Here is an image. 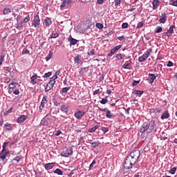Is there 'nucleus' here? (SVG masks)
Here are the masks:
<instances>
[{
  "label": "nucleus",
  "mask_w": 177,
  "mask_h": 177,
  "mask_svg": "<svg viewBox=\"0 0 177 177\" xmlns=\"http://www.w3.org/2000/svg\"><path fill=\"white\" fill-rule=\"evenodd\" d=\"M139 157H140V151L134 150L131 152L124 160V168H125V169H132L133 165L138 162Z\"/></svg>",
  "instance_id": "f257e3e1"
},
{
  "label": "nucleus",
  "mask_w": 177,
  "mask_h": 177,
  "mask_svg": "<svg viewBox=\"0 0 177 177\" xmlns=\"http://www.w3.org/2000/svg\"><path fill=\"white\" fill-rule=\"evenodd\" d=\"M156 127V122L154 120H151L149 122H145L140 129V132L141 133H151L153 131H154V128Z\"/></svg>",
  "instance_id": "f03ea898"
},
{
  "label": "nucleus",
  "mask_w": 177,
  "mask_h": 177,
  "mask_svg": "<svg viewBox=\"0 0 177 177\" xmlns=\"http://www.w3.org/2000/svg\"><path fill=\"white\" fill-rule=\"evenodd\" d=\"M40 23H41V19H39V15H37L35 16L33 21L31 24V26L34 28H39Z\"/></svg>",
  "instance_id": "7ed1b4c3"
},
{
  "label": "nucleus",
  "mask_w": 177,
  "mask_h": 177,
  "mask_svg": "<svg viewBox=\"0 0 177 177\" xmlns=\"http://www.w3.org/2000/svg\"><path fill=\"white\" fill-rule=\"evenodd\" d=\"M62 157H70V156H73V148L69 147L65 150H64L61 153Z\"/></svg>",
  "instance_id": "20e7f679"
},
{
  "label": "nucleus",
  "mask_w": 177,
  "mask_h": 177,
  "mask_svg": "<svg viewBox=\"0 0 177 177\" xmlns=\"http://www.w3.org/2000/svg\"><path fill=\"white\" fill-rule=\"evenodd\" d=\"M56 84V80H53V79H50V82L47 84L45 87V92H49L52 88H53L54 85Z\"/></svg>",
  "instance_id": "39448f33"
},
{
  "label": "nucleus",
  "mask_w": 177,
  "mask_h": 177,
  "mask_svg": "<svg viewBox=\"0 0 177 177\" xmlns=\"http://www.w3.org/2000/svg\"><path fill=\"white\" fill-rule=\"evenodd\" d=\"M150 56V52L149 50H147L144 53V54L138 57V62L140 63H143V62H145V60H147V58Z\"/></svg>",
  "instance_id": "423d86ee"
},
{
  "label": "nucleus",
  "mask_w": 177,
  "mask_h": 177,
  "mask_svg": "<svg viewBox=\"0 0 177 177\" xmlns=\"http://www.w3.org/2000/svg\"><path fill=\"white\" fill-rule=\"evenodd\" d=\"M48 103V97L45 96L43 97L41 104L39 106V112L41 113L42 110L44 109V108L45 107V104H46Z\"/></svg>",
  "instance_id": "0eeeda50"
},
{
  "label": "nucleus",
  "mask_w": 177,
  "mask_h": 177,
  "mask_svg": "<svg viewBox=\"0 0 177 177\" xmlns=\"http://www.w3.org/2000/svg\"><path fill=\"white\" fill-rule=\"evenodd\" d=\"M10 151H1L0 152V160H2V161H4L7 157H9Z\"/></svg>",
  "instance_id": "6e6552de"
},
{
  "label": "nucleus",
  "mask_w": 177,
  "mask_h": 177,
  "mask_svg": "<svg viewBox=\"0 0 177 177\" xmlns=\"http://www.w3.org/2000/svg\"><path fill=\"white\" fill-rule=\"evenodd\" d=\"M27 118H28V115H19V117L17 118V122L18 124H23V122H24V121H26V120H27Z\"/></svg>",
  "instance_id": "1a4fd4ad"
},
{
  "label": "nucleus",
  "mask_w": 177,
  "mask_h": 177,
  "mask_svg": "<svg viewBox=\"0 0 177 177\" xmlns=\"http://www.w3.org/2000/svg\"><path fill=\"white\" fill-rule=\"evenodd\" d=\"M83 115H85V111H78L77 112L75 113V117L77 120H81Z\"/></svg>",
  "instance_id": "9d476101"
},
{
  "label": "nucleus",
  "mask_w": 177,
  "mask_h": 177,
  "mask_svg": "<svg viewBox=\"0 0 177 177\" xmlns=\"http://www.w3.org/2000/svg\"><path fill=\"white\" fill-rule=\"evenodd\" d=\"M159 21L162 24H165V22L167 21V14L165 12L162 13Z\"/></svg>",
  "instance_id": "9b49d317"
},
{
  "label": "nucleus",
  "mask_w": 177,
  "mask_h": 177,
  "mask_svg": "<svg viewBox=\"0 0 177 177\" xmlns=\"http://www.w3.org/2000/svg\"><path fill=\"white\" fill-rule=\"evenodd\" d=\"M68 41L70 42V46L77 45V42H78V40L73 38L71 35L69 36Z\"/></svg>",
  "instance_id": "f8f14e48"
},
{
  "label": "nucleus",
  "mask_w": 177,
  "mask_h": 177,
  "mask_svg": "<svg viewBox=\"0 0 177 177\" xmlns=\"http://www.w3.org/2000/svg\"><path fill=\"white\" fill-rule=\"evenodd\" d=\"M53 167H55V162L46 163L44 165V168L46 171H49L50 169H53Z\"/></svg>",
  "instance_id": "ddd939ff"
},
{
  "label": "nucleus",
  "mask_w": 177,
  "mask_h": 177,
  "mask_svg": "<svg viewBox=\"0 0 177 177\" xmlns=\"http://www.w3.org/2000/svg\"><path fill=\"white\" fill-rule=\"evenodd\" d=\"M174 28H175V26H174V25H171L169 27V29L166 32L167 37H171V35H172V34H174Z\"/></svg>",
  "instance_id": "4468645a"
},
{
  "label": "nucleus",
  "mask_w": 177,
  "mask_h": 177,
  "mask_svg": "<svg viewBox=\"0 0 177 177\" xmlns=\"http://www.w3.org/2000/svg\"><path fill=\"white\" fill-rule=\"evenodd\" d=\"M81 62H82V59H81V55H77L76 57H75L74 62L75 63V64H77V66H79V64H81Z\"/></svg>",
  "instance_id": "2eb2a0df"
},
{
  "label": "nucleus",
  "mask_w": 177,
  "mask_h": 177,
  "mask_svg": "<svg viewBox=\"0 0 177 177\" xmlns=\"http://www.w3.org/2000/svg\"><path fill=\"white\" fill-rule=\"evenodd\" d=\"M37 78H38L37 74H34V75L30 77V84H32V85H37V81H35Z\"/></svg>",
  "instance_id": "dca6fc26"
},
{
  "label": "nucleus",
  "mask_w": 177,
  "mask_h": 177,
  "mask_svg": "<svg viewBox=\"0 0 177 177\" xmlns=\"http://www.w3.org/2000/svg\"><path fill=\"white\" fill-rule=\"evenodd\" d=\"M148 75L149 78V84H153L154 82V80H156L157 77H156V75L153 73H149Z\"/></svg>",
  "instance_id": "f3484780"
},
{
  "label": "nucleus",
  "mask_w": 177,
  "mask_h": 177,
  "mask_svg": "<svg viewBox=\"0 0 177 177\" xmlns=\"http://www.w3.org/2000/svg\"><path fill=\"white\" fill-rule=\"evenodd\" d=\"M161 120H167V118H169V113L168 111H165L160 117Z\"/></svg>",
  "instance_id": "a211bd4d"
},
{
  "label": "nucleus",
  "mask_w": 177,
  "mask_h": 177,
  "mask_svg": "<svg viewBox=\"0 0 177 177\" xmlns=\"http://www.w3.org/2000/svg\"><path fill=\"white\" fill-rule=\"evenodd\" d=\"M131 62H127L125 64L122 65V68L127 69V70H131Z\"/></svg>",
  "instance_id": "6ab92c4d"
},
{
  "label": "nucleus",
  "mask_w": 177,
  "mask_h": 177,
  "mask_svg": "<svg viewBox=\"0 0 177 177\" xmlns=\"http://www.w3.org/2000/svg\"><path fill=\"white\" fill-rule=\"evenodd\" d=\"M60 110L63 111V113H65V114H67V113H68V106L62 105Z\"/></svg>",
  "instance_id": "aec40b11"
},
{
  "label": "nucleus",
  "mask_w": 177,
  "mask_h": 177,
  "mask_svg": "<svg viewBox=\"0 0 177 177\" xmlns=\"http://www.w3.org/2000/svg\"><path fill=\"white\" fill-rule=\"evenodd\" d=\"M44 23L46 27H50V26L52 24V19H50L49 17H47L44 20Z\"/></svg>",
  "instance_id": "412c9836"
},
{
  "label": "nucleus",
  "mask_w": 177,
  "mask_h": 177,
  "mask_svg": "<svg viewBox=\"0 0 177 177\" xmlns=\"http://www.w3.org/2000/svg\"><path fill=\"white\" fill-rule=\"evenodd\" d=\"M153 4V10L158 8V5L160 4V1L158 0H153L152 2Z\"/></svg>",
  "instance_id": "4be33fe9"
},
{
  "label": "nucleus",
  "mask_w": 177,
  "mask_h": 177,
  "mask_svg": "<svg viewBox=\"0 0 177 177\" xmlns=\"http://www.w3.org/2000/svg\"><path fill=\"white\" fill-rule=\"evenodd\" d=\"M17 85H19V83L17 82H11L9 84V88L10 89H13L15 91V88H16V86H17Z\"/></svg>",
  "instance_id": "5701e85b"
},
{
  "label": "nucleus",
  "mask_w": 177,
  "mask_h": 177,
  "mask_svg": "<svg viewBox=\"0 0 177 177\" xmlns=\"http://www.w3.org/2000/svg\"><path fill=\"white\" fill-rule=\"evenodd\" d=\"M71 87H64L62 88L60 93L61 95H63V93H67L68 92V90L71 89Z\"/></svg>",
  "instance_id": "b1692460"
},
{
  "label": "nucleus",
  "mask_w": 177,
  "mask_h": 177,
  "mask_svg": "<svg viewBox=\"0 0 177 177\" xmlns=\"http://www.w3.org/2000/svg\"><path fill=\"white\" fill-rule=\"evenodd\" d=\"M59 74H60V71H57V72H55V75L50 77V79L53 80V81H56V80H57V75H59Z\"/></svg>",
  "instance_id": "393cba45"
},
{
  "label": "nucleus",
  "mask_w": 177,
  "mask_h": 177,
  "mask_svg": "<svg viewBox=\"0 0 177 177\" xmlns=\"http://www.w3.org/2000/svg\"><path fill=\"white\" fill-rule=\"evenodd\" d=\"M125 57V55L124 54H118L116 55V59H118V60H122V59H124Z\"/></svg>",
  "instance_id": "a878e982"
},
{
  "label": "nucleus",
  "mask_w": 177,
  "mask_h": 177,
  "mask_svg": "<svg viewBox=\"0 0 177 177\" xmlns=\"http://www.w3.org/2000/svg\"><path fill=\"white\" fill-rule=\"evenodd\" d=\"M106 118H109V120H111V118H112L113 117V113H111V111H107V113H106Z\"/></svg>",
  "instance_id": "bb28decb"
},
{
  "label": "nucleus",
  "mask_w": 177,
  "mask_h": 177,
  "mask_svg": "<svg viewBox=\"0 0 177 177\" xmlns=\"http://www.w3.org/2000/svg\"><path fill=\"white\" fill-rule=\"evenodd\" d=\"M133 93L135 95H137V96L140 97L142 96V95H143V91H134Z\"/></svg>",
  "instance_id": "cd10ccee"
},
{
  "label": "nucleus",
  "mask_w": 177,
  "mask_h": 177,
  "mask_svg": "<svg viewBox=\"0 0 177 177\" xmlns=\"http://www.w3.org/2000/svg\"><path fill=\"white\" fill-rule=\"evenodd\" d=\"M53 55V53L50 52L49 54L46 57V61L49 62V60L52 59Z\"/></svg>",
  "instance_id": "c85d7f7f"
},
{
  "label": "nucleus",
  "mask_w": 177,
  "mask_h": 177,
  "mask_svg": "<svg viewBox=\"0 0 177 177\" xmlns=\"http://www.w3.org/2000/svg\"><path fill=\"white\" fill-rule=\"evenodd\" d=\"M162 32V28H161V26L156 28L155 32H156V34H160V32Z\"/></svg>",
  "instance_id": "c756f323"
},
{
  "label": "nucleus",
  "mask_w": 177,
  "mask_h": 177,
  "mask_svg": "<svg viewBox=\"0 0 177 177\" xmlns=\"http://www.w3.org/2000/svg\"><path fill=\"white\" fill-rule=\"evenodd\" d=\"M109 100H107V97H105L104 98L102 99V100L100 101L101 104H106V103H108Z\"/></svg>",
  "instance_id": "7c9ffc66"
},
{
  "label": "nucleus",
  "mask_w": 177,
  "mask_h": 177,
  "mask_svg": "<svg viewBox=\"0 0 177 177\" xmlns=\"http://www.w3.org/2000/svg\"><path fill=\"white\" fill-rule=\"evenodd\" d=\"M8 145H9V142H4L2 146V150L3 151H7L6 150V147L8 146Z\"/></svg>",
  "instance_id": "2f4dec72"
},
{
  "label": "nucleus",
  "mask_w": 177,
  "mask_h": 177,
  "mask_svg": "<svg viewBox=\"0 0 177 177\" xmlns=\"http://www.w3.org/2000/svg\"><path fill=\"white\" fill-rule=\"evenodd\" d=\"M54 174H57V175H63V171L60 169H56Z\"/></svg>",
  "instance_id": "473e14b6"
},
{
  "label": "nucleus",
  "mask_w": 177,
  "mask_h": 177,
  "mask_svg": "<svg viewBox=\"0 0 177 177\" xmlns=\"http://www.w3.org/2000/svg\"><path fill=\"white\" fill-rule=\"evenodd\" d=\"M12 12V10H10V8H5L3 10V15H9V13H10Z\"/></svg>",
  "instance_id": "72a5a7b5"
},
{
  "label": "nucleus",
  "mask_w": 177,
  "mask_h": 177,
  "mask_svg": "<svg viewBox=\"0 0 177 177\" xmlns=\"http://www.w3.org/2000/svg\"><path fill=\"white\" fill-rule=\"evenodd\" d=\"M43 127H48V122L47 120H42L40 123Z\"/></svg>",
  "instance_id": "f704fd0d"
},
{
  "label": "nucleus",
  "mask_w": 177,
  "mask_h": 177,
  "mask_svg": "<svg viewBox=\"0 0 177 177\" xmlns=\"http://www.w3.org/2000/svg\"><path fill=\"white\" fill-rule=\"evenodd\" d=\"M57 37H59V33L56 32V33H51L50 38L53 39V38H57Z\"/></svg>",
  "instance_id": "c9c22d12"
},
{
  "label": "nucleus",
  "mask_w": 177,
  "mask_h": 177,
  "mask_svg": "<svg viewBox=\"0 0 177 177\" xmlns=\"http://www.w3.org/2000/svg\"><path fill=\"white\" fill-rule=\"evenodd\" d=\"M175 172H176V167H173L169 170V174L171 175H175Z\"/></svg>",
  "instance_id": "e433bc0d"
},
{
  "label": "nucleus",
  "mask_w": 177,
  "mask_h": 177,
  "mask_svg": "<svg viewBox=\"0 0 177 177\" xmlns=\"http://www.w3.org/2000/svg\"><path fill=\"white\" fill-rule=\"evenodd\" d=\"M13 111V107L10 108L7 111L4 113V115H8V114H10Z\"/></svg>",
  "instance_id": "4c0bfd02"
},
{
  "label": "nucleus",
  "mask_w": 177,
  "mask_h": 177,
  "mask_svg": "<svg viewBox=\"0 0 177 177\" xmlns=\"http://www.w3.org/2000/svg\"><path fill=\"white\" fill-rule=\"evenodd\" d=\"M115 52H117L114 48H112L111 50L110 53L108 54V56H109L110 57H111V56H113V55H114V53H115Z\"/></svg>",
  "instance_id": "58836bf2"
},
{
  "label": "nucleus",
  "mask_w": 177,
  "mask_h": 177,
  "mask_svg": "<svg viewBox=\"0 0 177 177\" xmlns=\"http://www.w3.org/2000/svg\"><path fill=\"white\" fill-rule=\"evenodd\" d=\"M50 75H52V72H48L43 75V78H48V77H50Z\"/></svg>",
  "instance_id": "ea45409f"
},
{
  "label": "nucleus",
  "mask_w": 177,
  "mask_h": 177,
  "mask_svg": "<svg viewBox=\"0 0 177 177\" xmlns=\"http://www.w3.org/2000/svg\"><path fill=\"white\" fill-rule=\"evenodd\" d=\"M96 27L97 28H99V30H102V28H103V24L97 23Z\"/></svg>",
  "instance_id": "a19ab883"
},
{
  "label": "nucleus",
  "mask_w": 177,
  "mask_h": 177,
  "mask_svg": "<svg viewBox=\"0 0 177 177\" xmlns=\"http://www.w3.org/2000/svg\"><path fill=\"white\" fill-rule=\"evenodd\" d=\"M28 21H30V15H27L24 19V23H28Z\"/></svg>",
  "instance_id": "79ce46f5"
},
{
  "label": "nucleus",
  "mask_w": 177,
  "mask_h": 177,
  "mask_svg": "<svg viewBox=\"0 0 177 177\" xmlns=\"http://www.w3.org/2000/svg\"><path fill=\"white\" fill-rule=\"evenodd\" d=\"M91 146H92V147H93V148L97 147V146H99V142H92V143H91Z\"/></svg>",
  "instance_id": "37998d69"
},
{
  "label": "nucleus",
  "mask_w": 177,
  "mask_h": 177,
  "mask_svg": "<svg viewBox=\"0 0 177 177\" xmlns=\"http://www.w3.org/2000/svg\"><path fill=\"white\" fill-rule=\"evenodd\" d=\"M3 59H5V55H2L0 56V66H2V63L3 62Z\"/></svg>",
  "instance_id": "c03bdc74"
},
{
  "label": "nucleus",
  "mask_w": 177,
  "mask_h": 177,
  "mask_svg": "<svg viewBox=\"0 0 177 177\" xmlns=\"http://www.w3.org/2000/svg\"><path fill=\"white\" fill-rule=\"evenodd\" d=\"M5 127L6 129H8V131H10V129H12V126L10 125V124H5Z\"/></svg>",
  "instance_id": "a18cd8bd"
},
{
  "label": "nucleus",
  "mask_w": 177,
  "mask_h": 177,
  "mask_svg": "<svg viewBox=\"0 0 177 177\" xmlns=\"http://www.w3.org/2000/svg\"><path fill=\"white\" fill-rule=\"evenodd\" d=\"M102 131L104 132V133H106V132H109V128L107 127H102Z\"/></svg>",
  "instance_id": "49530a36"
},
{
  "label": "nucleus",
  "mask_w": 177,
  "mask_h": 177,
  "mask_svg": "<svg viewBox=\"0 0 177 177\" xmlns=\"http://www.w3.org/2000/svg\"><path fill=\"white\" fill-rule=\"evenodd\" d=\"M128 23L125 22L122 24V28H128Z\"/></svg>",
  "instance_id": "de8ad7c7"
},
{
  "label": "nucleus",
  "mask_w": 177,
  "mask_h": 177,
  "mask_svg": "<svg viewBox=\"0 0 177 177\" xmlns=\"http://www.w3.org/2000/svg\"><path fill=\"white\" fill-rule=\"evenodd\" d=\"M122 46L119 45V46H116L115 48H113V49L117 52V50H120V49H121Z\"/></svg>",
  "instance_id": "09e8293b"
},
{
  "label": "nucleus",
  "mask_w": 177,
  "mask_h": 177,
  "mask_svg": "<svg viewBox=\"0 0 177 177\" xmlns=\"http://www.w3.org/2000/svg\"><path fill=\"white\" fill-rule=\"evenodd\" d=\"M28 53H30V50L26 49V50H23L22 51V55H28Z\"/></svg>",
  "instance_id": "8fccbe9b"
},
{
  "label": "nucleus",
  "mask_w": 177,
  "mask_h": 177,
  "mask_svg": "<svg viewBox=\"0 0 177 177\" xmlns=\"http://www.w3.org/2000/svg\"><path fill=\"white\" fill-rule=\"evenodd\" d=\"M142 27H143V23L141 21L138 24L137 28H142Z\"/></svg>",
  "instance_id": "3c124183"
},
{
  "label": "nucleus",
  "mask_w": 177,
  "mask_h": 177,
  "mask_svg": "<svg viewBox=\"0 0 177 177\" xmlns=\"http://www.w3.org/2000/svg\"><path fill=\"white\" fill-rule=\"evenodd\" d=\"M167 66V67H172L174 66V62L169 61Z\"/></svg>",
  "instance_id": "603ef678"
},
{
  "label": "nucleus",
  "mask_w": 177,
  "mask_h": 177,
  "mask_svg": "<svg viewBox=\"0 0 177 177\" xmlns=\"http://www.w3.org/2000/svg\"><path fill=\"white\" fill-rule=\"evenodd\" d=\"M115 6H118V5H120L121 3V0H115Z\"/></svg>",
  "instance_id": "864d4df0"
},
{
  "label": "nucleus",
  "mask_w": 177,
  "mask_h": 177,
  "mask_svg": "<svg viewBox=\"0 0 177 177\" xmlns=\"http://www.w3.org/2000/svg\"><path fill=\"white\" fill-rule=\"evenodd\" d=\"M21 159V157L17 156L15 157V158H14V161H17V162H19V161H20Z\"/></svg>",
  "instance_id": "5fc2aeb1"
},
{
  "label": "nucleus",
  "mask_w": 177,
  "mask_h": 177,
  "mask_svg": "<svg viewBox=\"0 0 177 177\" xmlns=\"http://www.w3.org/2000/svg\"><path fill=\"white\" fill-rule=\"evenodd\" d=\"M104 2V0H97V3L98 5H102Z\"/></svg>",
  "instance_id": "6e6d98bb"
},
{
  "label": "nucleus",
  "mask_w": 177,
  "mask_h": 177,
  "mask_svg": "<svg viewBox=\"0 0 177 177\" xmlns=\"http://www.w3.org/2000/svg\"><path fill=\"white\" fill-rule=\"evenodd\" d=\"M96 130L95 129L94 127L88 129V132H91V133H93V132H95Z\"/></svg>",
  "instance_id": "4d7b16f0"
},
{
  "label": "nucleus",
  "mask_w": 177,
  "mask_h": 177,
  "mask_svg": "<svg viewBox=\"0 0 177 177\" xmlns=\"http://www.w3.org/2000/svg\"><path fill=\"white\" fill-rule=\"evenodd\" d=\"M61 134H62V131L58 130L56 131L55 135V136H59V135H61Z\"/></svg>",
  "instance_id": "13d9d810"
},
{
  "label": "nucleus",
  "mask_w": 177,
  "mask_h": 177,
  "mask_svg": "<svg viewBox=\"0 0 177 177\" xmlns=\"http://www.w3.org/2000/svg\"><path fill=\"white\" fill-rule=\"evenodd\" d=\"M99 109H100L101 111H104L105 113H107V111H109V110L107 109V108H104V109L99 108Z\"/></svg>",
  "instance_id": "bf43d9fd"
},
{
  "label": "nucleus",
  "mask_w": 177,
  "mask_h": 177,
  "mask_svg": "<svg viewBox=\"0 0 177 177\" xmlns=\"http://www.w3.org/2000/svg\"><path fill=\"white\" fill-rule=\"evenodd\" d=\"M172 6H177V0L170 3Z\"/></svg>",
  "instance_id": "052dcab7"
},
{
  "label": "nucleus",
  "mask_w": 177,
  "mask_h": 177,
  "mask_svg": "<svg viewBox=\"0 0 177 177\" xmlns=\"http://www.w3.org/2000/svg\"><path fill=\"white\" fill-rule=\"evenodd\" d=\"M118 39H119V41H124L125 37H124V36L118 37Z\"/></svg>",
  "instance_id": "680f3d73"
},
{
  "label": "nucleus",
  "mask_w": 177,
  "mask_h": 177,
  "mask_svg": "<svg viewBox=\"0 0 177 177\" xmlns=\"http://www.w3.org/2000/svg\"><path fill=\"white\" fill-rule=\"evenodd\" d=\"M66 0L64 1L63 3L60 6V8H66Z\"/></svg>",
  "instance_id": "e2e57ef3"
},
{
  "label": "nucleus",
  "mask_w": 177,
  "mask_h": 177,
  "mask_svg": "<svg viewBox=\"0 0 177 177\" xmlns=\"http://www.w3.org/2000/svg\"><path fill=\"white\" fill-rule=\"evenodd\" d=\"M138 84H139V81L135 80V81L133 82V86H136V85H138Z\"/></svg>",
  "instance_id": "0e129e2a"
},
{
  "label": "nucleus",
  "mask_w": 177,
  "mask_h": 177,
  "mask_svg": "<svg viewBox=\"0 0 177 177\" xmlns=\"http://www.w3.org/2000/svg\"><path fill=\"white\" fill-rule=\"evenodd\" d=\"M14 95H19V93H20V91H19V90H15L13 91Z\"/></svg>",
  "instance_id": "69168bd1"
},
{
  "label": "nucleus",
  "mask_w": 177,
  "mask_h": 177,
  "mask_svg": "<svg viewBox=\"0 0 177 177\" xmlns=\"http://www.w3.org/2000/svg\"><path fill=\"white\" fill-rule=\"evenodd\" d=\"M129 110H131V108H127V109H125V113L126 114H127V115H129Z\"/></svg>",
  "instance_id": "338daca9"
},
{
  "label": "nucleus",
  "mask_w": 177,
  "mask_h": 177,
  "mask_svg": "<svg viewBox=\"0 0 177 177\" xmlns=\"http://www.w3.org/2000/svg\"><path fill=\"white\" fill-rule=\"evenodd\" d=\"M100 89H97V90H95L94 92H93V95H97L100 92Z\"/></svg>",
  "instance_id": "774afa93"
}]
</instances>
